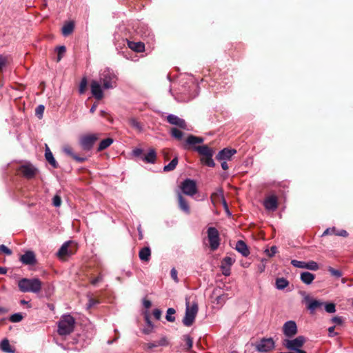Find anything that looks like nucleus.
I'll return each mask as SVG.
<instances>
[{"mask_svg":"<svg viewBox=\"0 0 353 353\" xmlns=\"http://www.w3.org/2000/svg\"><path fill=\"white\" fill-rule=\"evenodd\" d=\"M171 135L176 139L181 140L183 137V133L182 131L179 130L176 128H173L171 130Z\"/></svg>","mask_w":353,"mask_h":353,"instance_id":"4c0bfd02","label":"nucleus"},{"mask_svg":"<svg viewBox=\"0 0 353 353\" xmlns=\"http://www.w3.org/2000/svg\"><path fill=\"white\" fill-rule=\"evenodd\" d=\"M235 249L243 256L247 257L250 254V250L247 244L242 240H239L235 246Z\"/></svg>","mask_w":353,"mask_h":353,"instance_id":"aec40b11","label":"nucleus"},{"mask_svg":"<svg viewBox=\"0 0 353 353\" xmlns=\"http://www.w3.org/2000/svg\"><path fill=\"white\" fill-rule=\"evenodd\" d=\"M183 340L185 341V344L188 347V349L190 350L192 347V345H193V340H192V338L188 335V334H185L183 336Z\"/></svg>","mask_w":353,"mask_h":353,"instance_id":"58836bf2","label":"nucleus"},{"mask_svg":"<svg viewBox=\"0 0 353 353\" xmlns=\"http://www.w3.org/2000/svg\"><path fill=\"white\" fill-rule=\"evenodd\" d=\"M207 234L210 250H216L220 245L221 241L218 230L214 227H209L207 230Z\"/></svg>","mask_w":353,"mask_h":353,"instance_id":"423d86ee","label":"nucleus"},{"mask_svg":"<svg viewBox=\"0 0 353 353\" xmlns=\"http://www.w3.org/2000/svg\"><path fill=\"white\" fill-rule=\"evenodd\" d=\"M263 205L267 210L274 212L278 208V199L274 195L267 197L263 201Z\"/></svg>","mask_w":353,"mask_h":353,"instance_id":"2eb2a0df","label":"nucleus"},{"mask_svg":"<svg viewBox=\"0 0 353 353\" xmlns=\"http://www.w3.org/2000/svg\"><path fill=\"white\" fill-rule=\"evenodd\" d=\"M97 303H98V301H97L92 299H90L88 305H87V307L90 308V307H93L94 305H96Z\"/></svg>","mask_w":353,"mask_h":353,"instance_id":"e2e57ef3","label":"nucleus"},{"mask_svg":"<svg viewBox=\"0 0 353 353\" xmlns=\"http://www.w3.org/2000/svg\"><path fill=\"white\" fill-rule=\"evenodd\" d=\"M276 252H277V248L275 245L272 246L270 250H268V249L265 250V252L270 257H272L273 256H274V254L276 253Z\"/></svg>","mask_w":353,"mask_h":353,"instance_id":"49530a36","label":"nucleus"},{"mask_svg":"<svg viewBox=\"0 0 353 353\" xmlns=\"http://www.w3.org/2000/svg\"><path fill=\"white\" fill-rule=\"evenodd\" d=\"M305 342L303 336H299L294 339H286L283 341V345L288 350L296 352L302 347Z\"/></svg>","mask_w":353,"mask_h":353,"instance_id":"0eeeda50","label":"nucleus"},{"mask_svg":"<svg viewBox=\"0 0 353 353\" xmlns=\"http://www.w3.org/2000/svg\"><path fill=\"white\" fill-rule=\"evenodd\" d=\"M275 347V343L272 338H263L256 345V350L259 352H268Z\"/></svg>","mask_w":353,"mask_h":353,"instance_id":"6e6552de","label":"nucleus"},{"mask_svg":"<svg viewBox=\"0 0 353 353\" xmlns=\"http://www.w3.org/2000/svg\"><path fill=\"white\" fill-rule=\"evenodd\" d=\"M235 262V259L231 256H225L223 259L221 261V265L231 267L232 264Z\"/></svg>","mask_w":353,"mask_h":353,"instance_id":"e433bc0d","label":"nucleus"},{"mask_svg":"<svg viewBox=\"0 0 353 353\" xmlns=\"http://www.w3.org/2000/svg\"><path fill=\"white\" fill-rule=\"evenodd\" d=\"M103 280V276L101 275L98 276L97 277L93 279L91 281V283L93 285H96L99 282Z\"/></svg>","mask_w":353,"mask_h":353,"instance_id":"bf43d9fd","label":"nucleus"},{"mask_svg":"<svg viewBox=\"0 0 353 353\" xmlns=\"http://www.w3.org/2000/svg\"><path fill=\"white\" fill-rule=\"evenodd\" d=\"M304 300L308 303L307 307L311 314H313L316 309L321 307L323 305V303L320 301L312 300L307 294L305 295Z\"/></svg>","mask_w":353,"mask_h":353,"instance_id":"f3484780","label":"nucleus"},{"mask_svg":"<svg viewBox=\"0 0 353 353\" xmlns=\"http://www.w3.org/2000/svg\"><path fill=\"white\" fill-rule=\"evenodd\" d=\"M86 86H87V79H86V77H83L81 79V81L80 82V85H79V91L80 94H83L85 92Z\"/></svg>","mask_w":353,"mask_h":353,"instance_id":"a19ab883","label":"nucleus"},{"mask_svg":"<svg viewBox=\"0 0 353 353\" xmlns=\"http://www.w3.org/2000/svg\"><path fill=\"white\" fill-rule=\"evenodd\" d=\"M236 153V150L235 149L225 148L219 152L216 158L219 161H229Z\"/></svg>","mask_w":353,"mask_h":353,"instance_id":"4468645a","label":"nucleus"},{"mask_svg":"<svg viewBox=\"0 0 353 353\" xmlns=\"http://www.w3.org/2000/svg\"><path fill=\"white\" fill-rule=\"evenodd\" d=\"M291 264L297 268H305V262L293 259L291 261Z\"/></svg>","mask_w":353,"mask_h":353,"instance_id":"37998d69","label":"nucleus"},{"mask_svg":"<svg viewBox=\"0 0 353 353\" xmlns=\"http://www.w3.org/2000/svg\"><path fill=\"white\" fill-rule=\"evenodd\" d=\"M19 170L23 176L28 179L34 178L37 172V169L31 163L21 165Z\"/></svg>","mask_w":353,"mask_h":353,"instance_id":"f8f14e48","label":"nucleus"},{"mask_svg":"<svg viewBox=\"0 0 353 353\" xmlns=\"http://www.w3.org/2000/svg\"><path fill=\"white\" fill-rule=\"evenodd\" d=\"M198 312V304L196 302L190 305L188 298L185 299V312L183 319V323L185 326H190L193 324Z\"/></svg>","mask_w":353,"mask_h":353,"instance_id":"39448f33","label":"nucleus"},{"mask_svg":"<svg viewBox=\"0 0 353 353\" xmlns=\"http://www.w3.org/2000/svg\"><path fill=\"white\" fill-rule=\"evenodd\" d=\"M178 157H175L168 165L163 167L164 172L172 171L178 164Z\"/></svg>","mask_w":353,"mask_h":353,"instance_id":"72a5a7b5","label":"nucleus"},{"mask_svg":"<svg viewBox=\"0 0 353 353\" xmlns=\"http://www.w3.org/2000/svg\"><path fill=\"white\" fill-rule=\"evenodd\" d=\"M336 232V230L335 227L328 228H327L323 233L322 236L326 235H332L334 234Z\"/></svg>","mask_w":353,"mask_h":353,"instance_id":"de8ad7c7","label":"nucleus"},{"mask_svg":"<svg viewBox=\"0 0 353 353\" xmlns=\"http://www.w3.org/2000/svg\"><path fill=\"white\" fill-rule=\"evenodd\" d=\"M169 345V341L166 336H162L160 340H159L157 342H150L145 344V350H150L154 347L161 346L165 347L168 346Z\"/></svg>","mask_w":353,"mask_h":353,"instance_id":"6ab92c4d","label":"nucleus"},{"mask_svg":"<svg viewBox=\"0 0 353 353\" xmlns=\"http://www.w3.org/2000/svg\"><path fill=\"white\" fill-rule=\"evenodd\" d=\"M332 321L336 324H341L342 323V319L339 316H334L332 319Z\"/></svg>","mask_w":353,"mask_h":353,"instance_id":"69168bd1","label":"nucleus"},{"mask_svg":"<svg viewBox=\"0 0 353 353\" xmlns=\"http://www.w3.org/2000/svg\"><path fill=\"white\" fill-rule=\"evenodd\" d=\"M151 250L149 247H144L141 248L139 253V256L141 261L147 262L150 259Z\"/></svg>","mask_w":353,"mask_h":353,"instance_id":"5701e85b","label":"nucleus"},{"mask_svg":"<svg viewBox=\"0 0 353 353\" xmlns=\"http://www.w3.org/2000/svg\"><path fill=\"white\" fill-rule=\"evenodd\" d=\"M45 107L43 105H39L35 110V114L39 119L42 118Z\"/></svg>","mask_w":353,"mask_h":353,"instance_id":"c03bdc74","label":"nucleus"},{"mask_svg":"<svg viewBox=\"0 0 353 353\" xmlns=\"http://www.w3.org/2000/svg\"><path fill=\"white\" fill-rule=\"evenodd\" d=\"M334 326H332L328 328L329 336L333 337L336 335L337 333L334 332Z\"/></svg>","mask_w":353,"mask_h":353,"instance_id":"052dcab7","label":"nucleus"},{"mask_svg":"<svg viewBox=\"0 0 353 353\" xmlns=\"http://www.w3.org/2000/svg\"><path fill=\"white\" fill-rule=\"evenodd\" d=\"M161 310H160L159 309H154L153 311V315L154 318L157 320H159L161 319Z\"/></svg>","mask_w":353,"mask_h":353,"instance_id":"4d7b16f0","label":"nucleus"},{"mask_svg":"<svg viewBox=\"0 0 353 353\" xmlns=\"http://www.w3.org/2000/svg\"><path fill=\"white\" fill-rule=\"evenodd\" d=\"M282 332L287 338H293L298 332L296 322L292 320L286 321L283 325Z\"/></svg>","mask_w":353,"mask_h":353,"instance_id":"9b49d317","label":"nucleus"},{"mask_svg":"<svg viewBox=\"0 0 353 353\" xmlns=\"http://www.w3.org/2000/svg\"><path fill=\"white\" fill-rule=\"evenodd\" d=\"M334 234L336 236L345 237L348 235V233L345 230H340L338 231L336 230V232L334 233Z\"/></svg>","mask_w":353,"mask_h":353,"instance_id":"13d9d810","label":"nucleus"},{"mask_svg":"<svg viewBox=\"0 0 353 353\" xmlns=\"http://www.w3.org/2000/svg\"><path fill=\"white\" fill-rule=\"evenodd\" d=\"M176 313V310L170 307L167 310L165 319L169 322H174L175 321V316H173Z\"/></svg>","mask_w":353,"mask_h":353,"instance_id":"f704fd0d","label":"nucleus"},{"mask_svg":"<svg viewBox=\"0 0 353 353\" xmlns=\"http://www.w3.org/2000/svg\"><path fill=\"white\" fill-rule=\"evenodd\" d=\"M52 204L54 207H59L61 204V199L59 195L54 196L52 199Z\"/></svg>","mask_w":353,"mask_h":353,"instance_id":"a18cd8bd","label":"nucleus"},{"mask_svg":"<svg viewBox=\"0 0 353 353\" xmlns=\"http://www.w3.org/2000/svg\"><path fill=\"white\" fill-rule=\"evenodd\" d=\"M328 271L332 276H334L337 278H339L341 276V272L338 270L334 269L333 268L330 267L328 268Z\"/></svg>","mask_w":353,"mask_h":353,"instance_id":"8fccbe9b","label":"nucleus"},{"mask_svg":"<svg viewBox=\"0 0 353 353\" xmlns=\"http://www.w3.org/2000/svg\"><path fill=\"white\" fill-rule=\"evenodd\" d=\"M74 30V23L72 22H68L65 24L62 28V34L66 37L70 34Z\"/></svg>","mask_w":353,"mask_h":353,"instance_id":"473e14b6","label":"nucleus"},{"mask_svg":"<svg viewBox=\"0 0 353 353\" xmlns=\"http://www.w3.org/2000/svg\"><path fill=\"white\" fill-rule=\"evenodd\" d=\"M128 47L132 50L141 52L145 50V45L142 42H134L127 40Z\"/></svg>","mask_w":353,"mask_h":353,"instance_id":"4be33fe9","label":"nucleus"},{"mask_svg":"<svg viewBox=\"0 0 353 353\" xmlns=\"http://www.w3.org/2000/svg\"><path fill=\"white\" fill-rule=\"evenodd\" d=\"M74 159H75L79 163L84 162L86 160L85 157H78L77 154L73 157Z\"/></svg>","mask_w":353,"mask_h":353,"instance_id":"338daca9","label":"nucleus"},{"mask_svg":"<svg viewBox=\"0 0 353 353\" xmlns=\"http://www.w3.org/2000/svg\"><path fill=\"white\" fill-rule=\"evenodd\" d=\"M300 279L303 283L310 285L315 279V276L309 272H303L301 274Z\"/></svg>","mask_w":353,"mask_h":353,"instance_id":"393cba45","label":"nucleus"},{"mask_svg":"<svg viewBox=\"0 0 353 353\" xmlns=\"http://www.w3.org/2000/svg\"><path fill=\"white\" fill-rule=\"evenodd\" d=\"M319 268V264L314 261H310L308 262H305V269H307L312 271L318 270Z\"/></svg>","mask_w":353,"mask_h":353,"instance_id":"c9c22d12","label":"nucleus"},{"mask_svg":"<svg viewBox=\"0 0 353 353\" xmlns=\"http://www.w3.org/2000/svg\"><path fill=\"white\" fill-rule=\"evenodd\" d=\"M91 92L93 97L97 100L103 97V92L99 81L93 80L90 83Z\"/></svg>","mask_w":353,"mask_h":353,"instance_id":"ddd939ff","label":"nucleus"},{"mask_svg":"<svg viewBox=\"0 0 353 353\" xmlns=\"http://www.w3.org/2000/svg\"><path fill=\"white\" fill-rule=\"evenodd\" d=\"M289 285V281L283 277L277 278L275 281V286L277 290H282Z\"/></svg>","mask_w":353,"mask_h":353,"instance_id":"cd10ccee","label":"nucleus"},{"mask_svg":"<svg viewBox=\"0 0 353 353\" xmlns=\"http://www.w3.org/2000/svg\"><path fill=\"white\" fill-rule=\"evenodd\" d=\"M63 152H64L66 154H68V155H69V156L72 157V158H73V157L75 156V154H74V153L73 152L72 149L70 147H69V146L65 147V148H63Z\"/></svg>","mask_w":353,"mask_h":353,"instance_id":"864d4df0","label":"nucleus"},{"mask_svg":"<svg viewBox=\"0 0 353 353\" xmlns=\"http://www.w3.org/2000/svg\"><path fill=\"white\" fill-rule=\"evenodd\" d=\"M23 319V316L21 313H14L10 317V321L13 323L20 322Z\"/></svg>","mask_w":353,"mask_h":353,"instance_id":"ea45409f","label":"nucleus"},{"mask_svg":"<svg viewBox=\"0 0 353 353\" xmlns=\"http://www.w3.org/2000/svg\"><path fill=\"white\" fill-rule=\"evenodd\" d=\"M20 261L25 265H34L36 263V258L32 251H26L20 257Z\"/></svg>","mask_w":353,"mask_h":353,"instance_id":"a211bd4d","label":"nucleus"},{"mask_svg":"<svg viewBox=\"0 0 353 353\" xmlns=\"http://www.w3.org/2000/svg\"><path fill=\"white\" fill-rule=\"evenodd\" d=\"M0 349L6 353H13L14 350L11 347L9 341L7 339H4L0 343Z\"/></svg>","mask_w":353,"mask_h":353,"instance_id":"c85d7f7f","label":"nucleus"},{"mask_svg":"<svg viewBox=\"0 0 353 353\" xmlns=\"http://www.w3.org/2000/svg\"><path fill=\"white\" fill-rule=\"evenodd\" d=\"M0 252L6 254V255H11L12 252V250L8 248L7 246H6L5 245H0Z\"/></svg>","mask_w":353,"mask_h":353,"instance_id":"09e8293b","label":"nucleus"},{"mask_svg":"<svg viewBox=\"0 0 353 353\" xmlns=\"http://www.w3.org/2000/svg\"><path fill=\"white\" fill-rule=\"evenodd\" d=\"M221 269L222 270V273L223 275L229 276L230 274V267H227V266L221 265Z\"/></svg>","mask_w":353,"mask_h":353,"instance_id":"5fc2aeb1","label":"nucleus"},{"mask_svg":"<svg viewBox=\"0 0 353 353\" xmlns=\"http://www.w3.org/2000/svg\"><path fill=\"white\" fill-rule=\"evenodd\" d=\"M181 188L185 194L190 196H194L197 192L196 182L190 179H185L181 183Z\"/></svg>","mask_w":353,"mask_h":353,"instance_id":"1a4fd4ad","label":"nucleus"},{"mask_svg":"<svg viewBox=\"0 0 353 353\" xmlns=\"http://www.w3.org/2000/svg\"><path fill=\"white\" fill-rule=\"evenodd\" d=\"M194 150L201 156V161L203 165L209 167H214L215 163L212 159L214 151L207 145H199L194 148Z\"/></svg>","mask_w":353,"mask_h":353,"instance_id":"20e7f679","label":"nucleus"},{"mask_svg":"<svg viewBox=\"0 0 353 353\" xmlns=\"http://www.w3.org/2000/svg\"><path fill=\"white\" fill-rule=\"evenodd\" d=\"M204 141L203 138L200 137H196L194 135H189L186 139V143L190 145H194L197 143H201Z\"/></svg>","mask_w":353,"mask_h":353,"instance_id":"c756f323","label":"nucleus"},{"mask_svg":"<svg viewBox=\"0 0 353 353\" xmlns=\"http://www.w3.org/2000/svg\"><path fill=\"white\" fill-rule=\"evenodd\" d=\"M128 123L131 127L136 129L139 132L143 131V126L141 123L135 118L132 117L128 119Z\"/></svg>","mask_w":353,"mask_h":353,"instance_id":"7c9ffc66","label":"nucleus"},{"mask_svg":"<svg viewBox=\"0 0 353 353\" xmlns=\"http://www.w3.org/2000/svg\"><path fill=\"white\" fill-rule=\"evenodd\" d=\"M178 200L179 208L186 214H189L190 212L189 205L180 193L178 194Z\"/></svg>","mask_w":353,"mask_h":353,"instance_id":"bb28decb","label":"nucleus"},{"mask_svg":"<svg viewBox=\"0 0 353 353\" xmlns=\"http://www.w3.org/2000/svg\"><path fill=\"white\" fill-rule=\"evenodd\" d=\"M57 50L58 54H63L66 50V48L64 46H61L57 47Z\"/></svg>","mask_w":353,"mask_h":353,"instance_id":"680f3d73","label":"nucleus"},{"mask_svg":"<svg viewBox=\"0 0 353 353\" xmlns=\"http://www.w3.org/2000/svg\"><path fill=\"white\" fill-rule=\"evenodd\" d=\"M75 320L70 314L62 316L61 320L58 323V333L61 336L70 334L73 332L74 328Z\"/></svg>","mask_w":353,"mask_h":353,"instance_id":"7ed1b4c3","label":"nucleus"},{"mask_svg":"<svg viewBox=\"0 0 353 353\" xmlns=\"http://www.w3.org/2000/svg\"><path fill=\"white\" fill-rule=\"evenodd\" d=\"M114 140L112 138H107L102 140L98 147V151H102L106 148H108L112 143Z\"/></svg>","mask_w":353,"mask_h":353,"instance_id":"2f4dec72","label":"nucleus"},{"mask_svg":"<svg viewBox=\"0 0 353 353\" xmlns=\"http://www.w3.org/2000/svg\"><path fill=\"white\" fill-rule=\"evenodd\" d=\"M143 306H144L145 308L148 309V308H150V307H151L152 303H151V301H149V300L143 299Z\"/></svg>","mask_w":353,"mask_h":353,"instance_id":"0e129e2a","label":"nucleus"},{"mask_svg":"<svg viewBox=\"0 0 353 353\" xmlns=\"http://www.w3.org/2000/svg\"><path fill=\"white\" fill-rule=\"evenodd\" d=\"M157 159V152L154 148L149 149L148 153L141 157V160L147 163L154 164Z\"/></svg>","mask_w":353,"mask_h":353,"instance_id":"412c9836","label":"nucleus"},{"mask_svg":"<svg viewBox=\"0 0 353 353\" xmlns=\"http://www.w3.org/2000/svg\"><path fill=\"white\" fill-rule=\"evenodd\" d=\"M167 121L172 124L176 125L182 129H186V123L184 119L179 118L178 116L170 114L167 117Z\"/></svg>","mask_w":353,"mask_h":353,"instance_id":"dca6fc26","label":"nucleus"},{"mask_svg":"<svg viewBox=\"0 0 353 353\" xmlns=\"http://www.w3.org/2000/svg\"><path fill=\"white\" fill-rule=\"evenodd\" d=\"M325 310L327 313H334L336 312V306L332 303H325Z\"/></svg>","mask_w":353,"mask_h":353,"instance_id":"79ce46f5","label":"nucleus"},{"mask_svg":"<svg viewBox=\"0 0 353 353\" xmlns=\"http://www.w3.org/2000/svg\"><path fill=\"white\" fill-rule=\"evenodd\" d=\"M18 287L22 292H32L37 294L41 291L42 283L37 278H23L19 281Z\"/></svg>","mask_w":353,"mask_h":353,"instance_id":"f03ea898","label":"nucleus"},{"mask_svg":"<svg viewBox=\"0 0 353 353\" xmlns=\"http://www.w3.org/2000/svg\"><path fill=\"white\" fill-rule=\"evenodd\" d=\"M142 152H143V150L141 148H135L132 150V154L134 157H140L141 159V157H143Z\"/></svg>","mask_w":353,"mask_h":353,"instance_id":"603ef678","label":"nucleus"},{"mask_svg":"<svg viewBox=\"0 0 353 353\" xmlns=\"http://www.w3.org/2000/svg\"><path fill=\"white\" fill-rule=\"evenodd\" d=\"M145 321H146V323H147L149 327H150L153 328V327H154V325H153V323H152V321H150V317L148 316V315H146V316H145Z\"/></svg>","mask_w":353,"mask_h":353,"instance_id":"774afa93","label":"nucleus"},{"mask_svg":"<svg viewBox=\"0 0 353 353\" xmlns=\"http://www.w3.org/2000/svg\"><path fill=\"white\" fill-rule=\"evenodd\" d=\"M7 57L3 55H0V70L6 65Z\"/></svg>","mask_w":353,"mask_h":353,"instance_id":"6e6d98bb","label":"nucleus"},{"mask_svg":"<svg viewBox=\"0 0 353 353\" xmlns=\"http://www.w3.org/2000/svg\"><path fill=\"white\" fill-rule=\"evenodd\" d=\"M117 80V74L113 70L109 68H105L99 73V81L103 84V88L105 90L116 88Z\"/></svg>","mask_w":353,"mask_h":353,"instance_id":"f257e3e1","label":"nucleus"},{"mask_svg":"<svg viewBox=\"0 0 353 353\" xmlns=\"http://www.w3.org/2000/svg\"><path fill=\"white\" fill-rule=\"evenodd\" d=\"M97 139L98 137L97 134H90L81 137L79 140V143L84 150L89 151L92 148Z\"/></svg>","mask_w":353,"mask_h":353,"instance_id":"9d476101","label":"nucleus"},{"mask_svg":"<svg viewBox=\"0 0 353 353\" xmlns=\"http://www.w3.org/2000/svg\"><path fill=\"white\" fill-rule=\"evenodd\" d=\"M45 157L46 159L48 161V163L54 168H57L58 167V163L56 161L55 159L53 157L52 152L50 148L46 145V148L45 150Z\"/></svg>","mask_w":353,"mask_h":353,"instance_id":"a878e982","label":"nucleus"},{"mask_svg":"<svg viewBox=\"0 0 353 353\" xmlns=\"http://www.w3.org/2000/svg\"><path fill=\"white\" fill-rule=\"evenodd\" d=\"M71 241H65L62 244L57 254L59 257L61 258L71 254L70 252L68 250V247Z\"/></svg>","mask_w":353,"mask_h":353,"instance_id":"b1692460","label":"nucleus"},{"mask_svg":"<svg viewBox=\"0 0 353 353\" xmlns=\"http://www.w3.org/2000/svg\"><path fill=\"white\" fill-rule=\"evenodd\" d=\"M170 276L175 283H179V279L177 276V271L174 268H172L170 270Z\"/></svg>","mask_w":353,"mask_h":353,"instance_id":"3c124183","label":"nucleus"}]
</instances>
